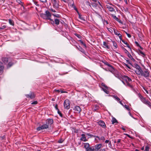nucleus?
Returning a JSON list of instances; mask_svg holds the SVG:
<instances>
[{
	"instance_id": "nucleus-1",
	"label": "nucleus",
	"mask_w": 151,
	"mask_h": 151,
	"mask_svg": "<svg viewBox=\"0 0 151 151\" xmlns=\"http://www.w3.org/2000/svg\"><path fill=\"white\" fill-rule=\"evenodd\" d=\"M134 67L136 69L135 72L137 75L146 78L149 77L150 72L147 69H145L143 70L141 67L137 64L134 65Z\"/></svg>"
},
{
	"instance_id": "nucleus-2",
	"label": "nucleus",
	"mask_w": 151,
	"mask_h": 151,
	"mask_svg": "<svg viewBox=\"0 0 151 151\" xmlns=\"http://www.w3.org/2000/svg\"><path fill=\"white\" fill-rule=\"evenodd\" d=\"M53 121L52 119H49L46 121V124H44L41 126L37 128L38 131H40L41 130L47 129L49 127V126L51 125L53 123Z\"/></svg>"
},
{
	"instance_id": "nucleus-3",
	"label": "nucleus",
	"mask_w": 151,
	"mask_h": 151,
	"mask_svg": "<svg viewBox=\"0 0 151 151\" xmlns=\"http://www.w3.org/2000/svg\"><path fill=\"white\" fill-rule=\"evenodd\" d=\"M122 79L126 82V83H125L123 81H122L124 85L129 87L132 89L133 90V86L131 85L130 83V82H132V79L126 76H124L122 77Z\"/></svg>"
},
{
	"instance_id": "nucleus-4",
	"label": "nucleus",
	"mask_w": 151,
	"mask_h": 151,
	"mask_svg": "<svg viewBox=\"0 0 151 151\" xmlns=\"http://www.w3.org/2000/svg\"><path fill=\"white\" fill-rule=\"evenodd\" d=\"M138 96L141 101L144 104L147 105L149 107H151V103L148 100L146 99L145 98L142 96V95L139 93Z\"/></svg>"
},
{
	"instance_id": "nucleus-5",
	"label": "nucleus",
	"mask_w": 151,
	"mask_h": 151,
	"mask_svg": "<svg viewBox=\"0 0 151 151\" xmlns=\"http://www.w3.org/2000/svg\"><path fill=\"white\" fill-rule=\"evenodd\" d=\"M40 16L44 19L51 20V14L47 10L45 11V13L40 14Z\"/></svg>"
},
{
	"instance_id": "nucleus-6",
	"label": "nucleus",
	"mask_w": 151,
	"mask_h": 151,
	"mask_svg": "<svg viewBox=\"0 0 151 151\" xmlns=\"http://www.w3.org/2000/svg\"><path fill=\"white\" fill-rule=\"evenodd\" d=\"M100 87L106 94H108L109 93V88L106 86L104 83H102L100 85Z\"/></svg>"
},
{
	"instance_id": "nucleus-7",
	"label": "nucleus",
	"mask_w": 151,
	"mask_h": 151,
	"mask_svg": "<svg viewBox=\"0 0 151 151\" xmlns=\"http://www.w3.org/2000/svg\"><path fill=\"white\" fill-rule=\"evenodd\" d=\"M70 102L68 99H66L64 101V107L65 109H68L70 108Z\"/></svg>"
},
{
	"instance_id": "nucleus-8",
	"label": "nucleus",
	"mask_w": 151,
	"mask_h": 151,
	"mask_svg": "<svg viewBox=\"0 0 151 151\" xmlns=\"http://www.w3.org/2000/svg\"><path fill=\"white\" fill-rule=\"evenodd\" d=\"M115 6L111 4H108L106 5V7L111 12H114L115 11L113 7Z\"/></svg>"
},
{
	"instance_id": "nucleus-9",
	"label": "nucleus",
	"mask_w": 151,
	"mask_h": 151,
	"mask_svg": "<svg viewBox=\"0 0 151 151\" xmlns=\"http://www.w3.org/2000/svg\"><path fill=\"white\" fill-rule=\"evenodd\" d=\"M102 147L101 144H97L93 146L94 151H99Z\"/></svg>"
},
{
	"instance_id": "nucleus-10",
	"label": "nucleus",
	"mask_w": 151,
	"mask_h": 151,
	"mask_svg": "<svg viewBox=\"0 0 151 151\" xmlns=\"http://www.w3.org/2000/svg\"><path fill=\"white\" fill-rule=\"evenodd\" d=\"M97 123L98 124L103 128H105L106 127L105 124L104 122L102 120H100Z\"/></svg>"
},
{
	"instance_id": "nucleus-11",
	"label": "nucleus",
	"mask_w": 151,
	"mask_h": 151,
	"mask_svg": "<svg viewBox=\"0 0 151 151\" xmlns=\"http://www.w3.org/2000/svg\"><path fill=\"white\" fill-rule=\"evenodd\" d=\"M113 30L114 34L118 36L120 40H121L122 39V35L120 33H118V31L115 28H114Z\"/></svg>"
},
{
	"instance_id": "nucleus-12",
	"label": "nucleus",
	"mask_w": 151,
	"mask_h": 151,
	"mask_svg": "<svg viewBox=\"0 0 151 151\" xmlns=\"http://www.w3.org/2000/svg\"><path fill=\"white\" fill-rule=\"evenodd\" d=\"M26 96L27 98L33 99L35 97V96L34 93L30 92L29 94L26 95Z\"/></svg>"
},
{
	"instance_id": "nucleus-13",
	"label": "nucleus",
	"mask_w": 151,
	"mask_h": 151,
	"mask_svg": "<svg viewBox=\"0 0 151 151\" xmlns=\"http://www.w3.org/2000/svg\"><path fill=\"white\" fill-rule=\"evenodd\" d=\"M53 7L55 9H57L59 7V2L58 0L52 3Z\"/></svg>"
},
{
	"instance_id": "nucleus-14",
	"label": "nucleus",
	"mask_w": 151,
	"mask_h": 151,
	"mask_svg": "<svg viewBox=\"0 0 151 151\" xmlns=\"http://www.w3.org/2000/svg\"><path fill=\"white\" fill-rule=\"evenodd\" d=\"M74 110L77 113H80L81 111V109L79 106H75Z\"/></svg>"
},
{
	"instance_id": "nucleus-15",
	"label": "nucleus",
	"mask_w": 151,
	"mask_h": 151,
	"mask_svg": "<svg viewBox=\"0 0 151 151\" xmlns=\"http://www.w3.org/2000/svg\"><path fill=\"white\" fill-rule=\"evenodd\" d=\"M103 47L106 48L107 49H109L110 48L109 46L108 45V43L104 41L103 42Z\"/></svg>"
},
{
	"instance_id": "nucleus-16",
	"label": "nucleus",
	"mask_w": 151,
	"mask_h": 151,
	"mask_svg": "<svg viewBox=\"0 0 151 151\" xmlns=\"http://www.w3.org/2000/svg\"><path fill=\"white\" fill-rule=\"evenodd\" d=\"M113 74L116 77L118 78H120L121 77V75L117 71H115V72H114Z\"/></svg>"
},
{
	"instance_id": "nucleus-17",
	"label": "nucleus",
	"mask_w": 151,
	"mask_h": 151,
	"mask_svg": "<svg viewBox=\"0 0 151 151\" xmlns=\"http://www.w3.org/2000/svg\"><path fill=\"white\" fill-rule=\"evenodd\" d=\"M82 137L81 138V140L84 142H86L87 141V139L85 137V135L84 134H82L81 135Z\"/></svg>"
},
{
	"instance_id": "nucleus-18",
	"label": "nucleus",
	"mask_w": 151,
	"mask_h": 151,
	"mask_svg": "<svg viewBox=\"0 0 151 151\" xmlns=\"http://www.w3.org/2000/svg\"><path fill=\"white\" fill-rule=\"evenodd\" d=\"M111 122L112 124H114L115 123H118L117 120L114 117H112Z\"/></svg>"
},
{
	"instance_id": "nucleus-19",
	"label": "nucleus",
	"mask_w": 151,
	"mask_h": 151,
	"mask_svg": "<svg viewBox=\"0 0 151 151\" xmlns=\"http://www.w3.org/2000/svg\"><path fill=\"white\" fill-rule=\"evenodd\" d=\"M4 67L3 66V63L0 61V72H2L4 70Z\"/></svg>"
},
{
	"instance_id": "nucleus-20",
	"label": "nucleus",
	"mask_w": 151,
	"mask_h": 151,
	"mask_svg": "<svg viewBox=\"0 0 151 151\" xmlns=\"http://www.w3.org/2000/svg\"><path fill=\"white\" fill-rule=\"evenodd\" d=\"M2 60L5 63H7L9 61V59L6 57H4L2 58Z\"/></svg>"
},
{
	"instance_id": "nucleus-21",
	"label": "nucleus",
	"mask_w": 151,
	"mask_h": 151,
	"mask_svg": "<svg viewBox=\"0 0 151 151\" xmlns=\"http://www.w3.org/2000/svg\"><path fill=\"white\" fill-rule=\"evenodd\" d=\"M122 41L126 45L127 47L128 48H129L130 49H131V48L130 47L129 45L128 44L127 42L123 40H122Z\"/></svg>"
},
{
	"instance_id": "nucleus-22",
	"label": "nucleus",
	"mask_w": 151,
	"mask_h": 151,
	"mask_svg": "<svg viewBox=\"0 0 151 151\" xmlns=\"http://www.w3.org/2000/svg\"><path fill=\"white\" fill-rule=\"evenodd\" d=\"M128 57L132 61H135L134 59L132 57L131 55L129 53L127 55Z\"/></svg>"
},
{
	"instance_id": "nucleus-23",
	"label": "nucleus",
	"mask_w": 151,
	"mask_h": 151,
	"mask_svg": "<svg viewBox=\"0 0 151 151\" xmlns=\"http://www.w3.org/2000/svg\"><path fill=\"white\" fill-rule=\"evenodd\" d=\"M78 13L79 15V19H80L82 20L85 21V18L82 16V15H81V14H80L79 13Z\"/></svg>"
},
{
	"instance_id": "nucleus-24",
	"label": "nucleus",
	"mask_w": 151,
	"mask_h": 151,
	"mask_svg": "<svg viewBox=\"0 0 151 151\" xmlns=\"http://www.w3.org/2000/svg\"><path fill=\"white\" fill-rule=\"evenodd\" d=\"M76 47L79 51H81L82 52L84 53L85 52L84 50L80 46H79L78 47L76 46Z\"/></svg>"
},
{
	"instance_id": "nucleus-25",
	"label": "nucleus",
	"mask_w": 151,
	"mask_h": 151,
	"mask_svg": "<svg viewBox=\"0 0 151 151\" xmlns=\"http://www.w3.org/2000/svg\"><path fill=\"white\" fill-rule=\"evenodd\" d=\"M86 150V151H94L93 146L89 147Z\"/></svg>"
},
{
	"instance_id": "nucleus-26",
	"label": "nucleus",
	"mask_w": 151,
	"mask_h": 151,
	"mask_svg": "<svg viewBox=\"0 0 151 151\" xmlns=\"http://www.w3.org/2000/svg\"><path fill=\"white\" fill-rule=\"evenodd\" d=\"M84 147L86 149V150L90 147L89 144L88 143H86L85 144Z\"/></svg>"
},
{
	"instance_id": "nucleus-27",
	"label": "nucleus",
	"mask_w": 151,
	"mask_h": 151,
	"mask_svg": "<svg viewBox=\"0 0 151 151\" xmlns=\"http://www.w3.org/2000/svg\"><path fill=\"white\" fill-rule=\"evenodd\" d=\"M112 42L113 43V45L114 47V48L116 49L117 47V45L116 43L114 41H112Z\"/></svg>"
},
{
	"instance_id": "nucleus-28",
	"label": "nucleus",
	"mask_w": 151,
	"mask_h": 151,
	"mask_svg": "<svg viewBox=\"0 0 151 151\" xmlns=\"http://www.w3.org/2000/svg\"><path fill=\"white\" fill-rule=\"evenodd\" d=\"M54 21H55V24L56 25H58L59 24L60 21L58 19H55Z\"/></svg>"
},
{
	"instance_id": "nucleus-29",
	"label": "nucleus",
	"mask_w": 151,
	"mask_h": 151,
	"mask_svg": "<svg viewBox=\"0 0 151 151\" xmlns=\"http://www.w3.org/2000/svg\"><path fill=\"white\" fill-rule=\"evenodd\" d=\"M150 149V147L148 145H147L145 147V151H149Z\"/></svg>"
},
{
	"instance_id": "nucleus-30",
	"label": "nucleus",
	"mask_w": 151,
	"mask_h": 151,
	"mask_svg": "<svg viewBox=\"0 0 151 151\" xmlns=\"http://www.w3.org/2000/svg\"><path fill=\"white\" fill-rule=\"evenodd\" d=\"M9 24L12 26H14V23L13 21L11 19H9Z\"/></svg>"
},
{
	"instance_id": "nucleus-31",
	"label": "nucleus",
	"mask_w": 151,
	"mask_h": 151,
	"mask_svg": "<svg viewBox=\"0 0 151 151\" xmlns=\"http://www.w3.org/2000/svg\"><path fill=\"white\" fill-rule=\"evenodd\" d=\"M113 97L117 101H119L120 100V99L116 96L114 95L113 96Z\"/></svg>"
},
{
	"instance_id": "nucleus-32",
	"label": "nucleus",
	"mask_w": 151,
	"mask_h": 151,
	"mask_svg": "<svg viewBox=\"0 0 151 151\" xmlns=\"http://www.w3.org/2000/svg\"><path fill=\"white\" fill-rule=\"evenodd\" d=\"M6 26L5 25H2L1 27H0V30L1 31L3 29L6 28Z\"/></svg>"
},
{
	"instance_id": "nucleus-33",
	"label": "nucleus",
	"mask_w": 151,
	"mask_h": 151,
	"mask_svg": "<svg viewBox=\"0 0 151 151\" xmlns=\"http://www.w3.org/2000/svg\"><path fill=\"white\" fill-rule=\"evenodd\" d=\"M75 35L79 39H81L82 37L80 35L77 33H75Z\"/></svg>"
},
{
	"instance_id": "nucleus-34",
	"label": "nucleus",
	"mask_w": 151,
	"mask_h": 151,
	"mask_svg": "<svg viewBox=\"0 0 151 151\" xmlns=\"http://www.w3.org/2000/svg\"><path fill=\"white\" fill-rule=\"evenodd\" d=\"M123 106L129 111H130V109L129 106L126 105H124Z\"/></svg>"
},
{
	"instance_id": "nucleus-35",
	"label": "nucleus",
	"mask_w": 151,
	"mask_h": 151,
	"mask_svg": "<svg viewBox=\"0 0 151 151\" xmlns=\"http://www.w3.org/2000/svg\"><path fill=\"white\" fill-rule=\"evenodd\" d=\"M13 65V63L11 62H9L7 65V67L9 68Z\"/></svg>"
},
{
	"instance_id": "nucleus-36",
	"label": "nucleus",
	"mask_w": 151,
	"mask_h": 151,
	"mask_svg": "<svg viewBox=\"0 0 151 151\" xmlns=\"http://www.w3.org/2000/svg\"><path fill=\"white\" fill-rule=\"evenodd\" d=\"M79 41L82 45H83L85 47H86V45L83 42V41L81 40H79Z\"/></svg>"
},
{
	"instance_id": "nucleus-37",
	"label": "nucleus",
	"mask_w": 151,
	"mask_h": 151,
	"mask_svg": "<svg viewBox=\"0 0 151 151\" xmlns=\"http://www.w3.org/2000/svg\"><path fill=\"white\" fill-rule=\"evenodd\" d=\"M112 16L114 19H115L116 21L118 20V18L116 17V16L114 14H112Z\"/></svg>"
},
{
	"instance_id": "nucleus-38",
	"label": "nucleus",
	"mask_w": 151,
	"mask_h": 151,
	"mask_svg": "<svg viewBox=\"0 0 151 151\" xmlns=\"http://www.w3.org/2000/svg\"><path fill=\"white\" fill-rule=\"evenodd\" d=\"M58 113L59 115L61 117H62L63 115L61 112L59 111V110H58Z\"/></svg>"
},
{
	"instance_id": "nucleus-39",
	"label": "nucleus",
	"mask_w": 151,
	"mask_h": 151,
	"mask_svg": "<svg viewBox=\"0 0 151 151\" xmlns=\"http://www.w3.org/2000/svg\"><path fill=\"white\" fill-rule=\"evenodd\" d=\"M53 16L56 17H60V15L57 14H53Z\"/></svg>"
},
{
	"instance_id": "nucleus-40",
	"label": "nucleus",
	"mask_w": 151,
	"mask_h": 151,
	"mask_svg": "<svg viewBox=\"0 0 151 151\" xmlns=\"http://www.w3.org/2000/svg\"><path fill=\"white\" fill-rule=\"evenodd\" d=\"M123 49L124 50L125 53L126 54H127V55H128V54L129 53V52L125 48L123 47Z\"/></svg>"
},
{
	"instance_id": "nucleus-41",
	"label": "nucleus",
	"mask_w": 151,
	"mask_h": 151,
	"mask_svg": "<svg viewBox=\"0 0 151 151\" xmlns=\"http://www.w3.org/2000/svg\"><path fill=\"white\" fill-rule=\"evenodd\" d=\"M121 141V139H119L117 140L116 141H115L114 142L115 143H117V144L119 143L120 142V141Z\"/></svg>"
},
{
	"instance_id": "nucleus-42",
	"label": "nucleus",
	"mask_w": 151,
	"mask_h": 151,
	"mask_svg": "<svg viewBox=\"0 0 151 151\" xmlns=\"http://www.w3.org/2000/svg\"><path fill=\"white\" fill-rule=\"evenodd\" d=\"M92 1L94 2H97L99 4V5L101 6V4L100 3V2L98 1H97V0H92Z\"/></svg>"
},
{
	"instance_id": "nucleus-43",
	"label": "nucleus",
	"mask_w": 151,
	"mask_h": 151,
	"mask_svg": "<svg viewBox=\"0 0 151 151\" xmlns=\"http://www.w3.org/2000/svg\"><path fill=\"white\" fill-rule=\"evenodd\" d=\"M63 141V139H60L58 141V142L59 143H62Z\"/></svg>"
},
{
	"instance_id": "nucleus-44",
	"label": "nucleus",
	"mask_w": 151,
	"mask_h": 151,
	"mask_svg": "<svg viewBox=\"0 0 151 151\" xmlns=\"http://www.w3.org/2000/svg\"><path fill=\"white\" fill-rule=\"evenodd\" d=\"M100 140L104 141L105 140V138L104 136H101L100 137Z\"/></svg>"
},
{
	"instance_id": "nucleus-45",
	"label": "nucleus",
	"mask_w": 151,
	"mask_h": 151,
	"mask_svg": "<svg viewBox=\"0 0 151 151\" xmlns=\"http://www.w3.org/2000/svg\"><path fill=\"white\" fill-rule=\"evenodd\" d=\"M108 29L110 33H112L113 32V30L111 28H108Z\"/></svg>"
},
{
	"instance_id": "nucleus-46",
	"label": "nucleus",
	"mask_w": 151,
	"mask_h": 151,
	"mask_svg": "<svg viewBox=\"0 0 151 151\" xmlns=\"http://www.w3.org/2000/svg\"><path fill=\"white\" fill-rule=\"evenodd\" d=\"M108 146L109 147L111 148L112 147V145L111 141H110V142L108 143Z\"/></svg>"
},
{
	"instance_id": "nucleus-47",
	"label": "nucleus",
	"mask_w": 151,
	"mask_h": 151,
	"mask_svg": "<svg viewBox=\"0 0 151 151\" xmlns=\"http://www.w3.org/2000/svg\"><path fill=\"white\" fill-rule=\"evenodd\" d=\"M34 3L37 6H39V4H38V3H37V1H34Z\"/></svg>"
},
{
	"instance_id": "nucleus-48",
	"label": "nucleus",
	"mask_w": 151,
	"mask_h": 151,
	"mask_svg": "<svg viewBox=\"0 0 151 151\" xmlns=\"http://www.w3.org/2000/svg\"><path fill=\"white\" fill-rule=\"evenodd\" d=\"M103 23L104 24H105V23L106 24H108V21H107L105 19L104 20H103Z\"/></svg>"
},
{
	"instance_id": "nucleus-49",
	"label": "nucleus",
	"mask_w": 151,
	"mask_h": 151,
	"mask_svg": "<svg viewBox=\"0 0 151 151\" xmlns=\"http://www.w3.org/2000/svg\"><path fill=\"white\" fill-rule=\"evenodd\" d=\"M41 2L43 3L46 2L47 1V0H39Z\"/></svg>"
},
{
	"instance_id": "nucleus-50",
	"label": "nucleus",
	"mask_w": 151,
	"mask_h": 151,
	"mask_svg": "<svg viewBox=\"0 0 151 151\" xmlns=\"http://www.w3.org/2000/svg\"><path fill=\"white\" fill-rule=\"evenodd\" d=\"M37 101H34L32 103V104H37Z\"/></svg>"
},
{
	"instance_id": "nucleus-51",
	"label": "nucleus",
	"mask_w": 151,
	"mask_h": 151,
	"mask_svg": "<svg viewBox=\"0 0 151 151\" xmlns=\"http://www.w3.org/2000/svg\"><path fill=\"white\" fill-rule=\"evenodd\" d=\"M126 61H127V62L129 64H132V63H131V62H130L129 60H126Z\"/></svg>"
},
{
	"instance_id": "nucleus-52",
	"label": "nucleus",
	"mask_w": 151,
	"mask_h": 151,
	"mask_svg": "<svg viewBox=\"0 0 151 151\" xmlns=\"http://www.w3.org/2000/svg\"><path fill=\"white\" fill-rule=\"evenodd\" d=\"M99 151H106L105 148H103L101 149Z\"/></svg>"
},
{
	"instance_id": "nucleus-53",
	"label": "nucleus",
	"mask_w": 151,
	"mask_h": 151,
	"mask_svg": "<svg viewBox=\"0 0 151 151\" xmlns=\"http://www.w3.org/2000/svg\"><path fill=\"white\" fill-rule=\"evenodd\" d=\"M50 10L52 11V12H56V11L55 10L53 9L52 8H51Z\"/></svg>"
},
{
	"instance_id": "nucleus-54",
	"label": "nucleus",
	"mask_w": 151,
	"mask_h": 151,
	"mask_svg": "<svg viewBox=\"0 0 151 151\" xmlns=\"http://www.w3.org/2000/svg\"><path fill=\"white\" fill-rule=\"evenodd\" d=\"M55 109H56L57 111H58V110H59V109H58V105H57V104H56V105H55Z\"/></svg>"
},
{
	"instance_id": "nucleus-55",
	"label": "nucleus",
	"mask_w": 151,
	"mask_h": 151,
	"mask_svg": "<svg viewBox=\"0 0 151 151\" xmlns=\"http://www.w3.org/2000/svg\"><path fill=\"white\" fill-rule=\"evenodd\" d=\"M116 21L120 23H122V21L121 20H119V19H118V20Z\"/></svg>"
},
{
	"instance_id": "nucleus-56",
	"label": "nucleus",
	"mask_w": 151,
	"mask_h": 151,
	"mask_svg": "<svg viewBox=\"0 0 151 151\" xmlns=\"http://www.w3.org/2000/svg\"><path fill=\"white\" fill-rule=\"evenodd\" d=\"M140 53L143 56H145V54H144V53L143 52H142V51H140Z\"/></svg>"
},
{
	"instance_id": "nucleus-57",
	"label": "nucleus",
	"mask_w": 151,
	"mask_h": 151,
	"mask_svg": "<svg viewBox=\"0 0 151 151\" xmlns=\"http://www.w3.org/2000/svg\"><path fill=\"white\" fill-rule=\"evenodd\" d=\"M110 141H109V140H106L105 141V143H109Z\"/></svg>"
},
{
	"instance_id": "nucleus-58",
	"label": "nucleus",
	"mask_w": 151,
	"mask_h": 151,
	"mask_svg": "<svg viewBox=\"0 0 151 151\" xmlns=\"http://www.w3.org/2000/svg\"><path fill=\"white\" fill-rule=\"evenodd\" d=\"M17 2L19 4H20L21 3V1L20 0H16Z\"/></svg>"
},
{
	"instance_id": "nucleus-59",
	"label": "nucleus",
	"mask_w": 151,
	"mask_h": 151,
	"mask_svg": "<svg viewBox=\"0 0 151 151\" xmlns=\"http://www.w3.org/2000/svg\"><path fill=\"white\" fill-rule=\"evenodd\" d=\"M50 20L51 21V23L52 24H54V21L53 20L51 19V20Z\"/></svg>"
},
{
	"instance_id": "nucleus-60",
	"label": "nucleus",
	"mask_w": 151,
	"mask_h": 151,
	"mask_svg": "<svg viewBox=\"0 0 151 151\" xmlns=\"http://www.w3.org/2000/svg\"><path fill=\"white\" fill-rule=\"evenodd\" d=\"M125 66L127 67L129 69H131V68H130V67L127 64H125Z\"/></svg>"
},
{
	"instance_id": "nucleus-61",
	"label": "nucleus",
	"mask_w": 151,
	"mask_h": 151,
	"mask_svg": "<svg viewBox=\"0 0 151 151\" xmlns=\"http://www.w3.org/2000/svg\"><path fill=\"white\" fill-rule=\"evenodd\" d=\"M127 36L129 38H130L131 37V35L128 33V34H127Z\"/></svg>"
},
{
	"instance_id": "nucleus-62",
	"label": "nucleus",
	"mask_w": 151,
	"mask_h": 151,
	"mask_svg": "<svg viewBox=\"0 0 151 151\" xmlns=\"http://www.w3.org/2000/svg\"><path fill=\"white\" fill-rule=\"evenodd\" d=\"M123 0L125 2V4H128V2H127V0Z\"/></svg>"
},
{
	"instance_id": "nucleus-63",
	"label": "nucleus",
	"mask_w": 151,
	"mask_h": 151,
	"mask_svg": "<svg viewBox=\"0 0 151 151\" xmlns=\"http://www.w3.org/2000/svg\"><path fill=\"white\" fill-rule=\"evenodd\" d=\"M119 103L122 105V106H124V105L123 104L122 102L121 101H119Z\"/></svg>"
},
{
	"instance_id": "nucleus-64",
	"label": "nucleus",
	"mask_w": 151,
	"mask_h": 151,
	"mask_svg": "<svg viewBox=\"0 0 151 151\" xmlns=\"http://www.w3.org/2000/svg\"><path fill=\"white\" fill-rule=\"evenodd\" d=\"M55 91L59 93L60 92V91L59 90H55Z\"/></svg>"
}]
</instances>
